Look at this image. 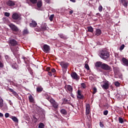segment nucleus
Masks as SVG:
<instances>
[{
	"label": "nucleus",
	"instance_id": "nucleus-17",
	"mask_svg": "<svg viewBox=\"0 0 128 128\" xmlns=\"http://www.w3.org/2000/svg\"><path fill=\"white\" fill-rule=\"evenodd\" d=\"M90 104H87L86 105V116H88V114H90Z\"/></svg>",
	"mask_w": 128,
	"mask_h": 128
},
{
	"label": "nucleus",
	"instance_id": "nucleus-44",
	"mask_svg": "<svg viewBox=\"0 0 128 128\" xmlns=\"http://www.w3.org/2000/svg\"><path fill=\"white\" fill-rule=\"evenodd\" d=\"M30 2H31L32 4H36V2H38V0H30Z\"/></svg>",
	"mask_w": 128,
	"mask_h": 128
},
{
	"label": "nucleus",
	"instance_id": "nucleus-28",
	"mask_svg": "<svg viewBox=\"0 0 128 128\" xmlns=\"http://www.w3.org/2000/svg\"><path fill=\"white\" fill-rule=\"evenodd\" d=\"M87 28L88 32H94V28H92V26H88Z\"/></svg>",
	"mask_w": 128,
	"mask_h": 128
},
{
	"label": "nucleus",
	"instance_id": "nucleus-31",
	"mask_svg": "<svg viewBox=\"0 0 128 128\" xmlns=\"http://www.w3.org/2000/svg\"><path fill=\"white\" fill-rule=\"evenodd\" d=\"M5 59L8 62H10V56H8V55L5 56Z\"/></svg>",
	"mask_w": 128,
	"mask_h": 128
},
{
	"label": "nucleus",
	"instance_id": "nucleus-29",
	"mask_svg": "<svg viewBox=\"0 0 128 128\" xmlns=\"http://www.w3.org/2000/svg\"><path fill=\"white\" fill-rule=\"evenodd\" d=\"M28 100L30 102H34V97H32V96L30 95L28 96Z\"/></svg>",
	"mask_w": 128,
	"mask_h": 128
},
{
	"label": "nucleus",
	"instance_id": "nucleus-55",
	"mask_svg": "<svg viewBox=\"0 0 128 128\" xmlns=\"http://www.w3.org/2000/svg\"><path fill=\"white\" fill-rule=\"evenodd\" d=\"M8 90L10 92H12V94L13 93V92H14V90L13 89H12L10 88Z\"/></svg>",
	"mask_w": 128,
	"mask_h": 128
},
{
	"label": "nucleus",
	"instance_id": "nucleus-36",
	"mask_svg": "<svg viewBox=\"0 0 128 128\" xmlns=\"http://www.w3.org/2000/svg\"><path fill=\"white\" fill-rule=\"evenodd\" d=\"M54 14H52L50 17H49V20L50 22H52V20H54Z\"/></svg>",
	"mask_w": 128,
	"mask_h": 128
},
{
	"label": "nucleus",
	"instance_id": "nucleus-40",
	"mask_svg": "<svg viewBox=\"0 0 128 128\" xmlns=\"http://www.w3.org/2000/svg\"><path fill=\"white\" fill-rule=\"evenodd\" d=\"M124 48V44H122L119 48L120 50H122Z\"/></svg>",
	"mask_w": 128,
	"mask_h": 128
},
{
	"label": "nucleus",
	"instance_id": "nucleus-11",
	"mask_svg": "<svg viewBox=\"0 0 128 128\" xmlns=\"http://www.w3.org/2000/svg\"><path fill=\"white\" fill-rule=\"evenodd\" d=\"M8 43L12 46H16V44H18V42H16V40L14 39H11L9 40Z\"/></svg>",
	"mask_w": 128,
	"mask_h": 128
},
{
	"label": "nucleus",
	"instance_id": "nucleus-41",
	"mask_svg": "<svg viewBox=\"0 0 128 128\" xmlns=\"http://www.w3.org/2000/svg\"><path fill=\"white\" fill-rule=\"evenodd\" d=\"M103 114L104 116H108V110H104Z\"/></svg>",
	"mask_w": 128,
	"mask_h": 128
},
{
	"label": "nucleus",
	"instance_id": "nucleus-61",
	"mask_svg": "<svg viewBox=\"0 0 128 128\" xmlns=\"http://www.w3.org/2000/svg\"><path fill=\"white\" fill-rule=\"evenodd\" d=\"M47 70H50V67H48L46 68Z\"/></svg>",
	"mask_w": 128,
	"mask_h": 128
},
{
	"label": "nucleus",
	"instance_id": "nucleus-25",
	"mask_svg": "<svg viewBox=\"0 0 128 128\" xmlns=\"http://www.w3.org/2000/svg\"><path fill=\"white\" fill-rule=\"evenodd\" d=\"M11 66L14 70H18V64H16V63L12 64Z\"/></svg>",
	"mask_w": 128,
	"mask_h": 128
},
{
	"label": "nucleus",
	"instance_id": "nucleus-18",
	"mask_svg": "<svg viewBox=\"0 0 128 128\" xmlns=\"http://www.w3.org/2000/svg\"><path fill=\"white\" fill-rule=\"evenodd\" d=\"M58 36L62 40H68V36L64 34H58Z\"/></svg>",
	"mask_w": 128,
	"mask_h": 128
},
{
	"label": "nucleus",
	"instance_id": "nucleus-50",
	"mask_svg": "<svg viewBox=\"0 0 128 128\" xmlns=\"http://www.w3.org/2000/svg\"><path fill=\"white\" fill-rule=\"evenodd\" d=\"M42 30H46V26H42Z\"/></svg>",
	"mask_w": 128,
	"mask_h": 128
},
{
	"label": "nucleus",
	"instance_id": "nucleus-63",
	"mask_svg": "<svg viewBox=\"0 0 128 128\" xmlns=\"http://www.w3.org/2000/svg\"><path fill=\"white\" fill-rule=\"evenodd\" d=\"M0 58H1V56H0Z\"/></svg>",
	"mask_w": 128,
	"mask_h": 128
},
{
	"label": "nucleus",
	"instance_id": "nucleus-7",
	"mask_svg": "<svg viewBox=\"0 0 128 128\" xmlns=\"http://www.w3.org/2000/svg\"><path fill=\"white\" fill-rule=\"evenodd\" d=\"M70 76L72 80H80V76L76 72H72Z\"/></svg>",
	"mask_w": 128,
	"mask_h": 128
},
{
	"label": "nucleus",
	"instance_id": "nucleus-45",
	"mask_svg": "<svg viewBox=\"0 0 128 128\" xmlns=\"http://www.w3.org/2000/svg\"><path fill=\"white\" fill-rule=\"evenodd\" d=\"M10 14L9 12H6L4 13V16H5L8 17V16H10Z\"/></svg>",
	"mask_w": 128,
	"mask_h": 128
},
{
	"label": "nucleus",
	"instance_id": "nucleus-48",
	"mask_svg": "<svg viewBox=\"0 0 128 128\" xmlns=\"http://www.w3.org/2000/svg\"><path fill=\"white\" fill-rule=\"evenodd\" d=\"M96 18H100V16H102V14L100 13L96 14Z\"/></svg>",
	"mask_w": 128,
	"mask_h": 128
},
{
	"label": "nucleus",
	"instance_id": "nucleus-43",
	"mask_svg": "<svg viewBox=\"0 0 128 128\" xmlns=\"http://www.w3.org/2000/svg\"><path fill=\"white\" fill-rule=\"evenodd\" d=\"M114 84L116 86H120V82H115Z\"/></svg>",
	"mask_w": 128,
	"mask_h": 128
},
{
	"label": "nucleus",
	"instance_id": "nucleus-19",
	"mask_svg": "<svg viewBox=\"0 0 128 128\" xmlns=\"http://www.w3.org/2000/svg\"><path fill=\"white\" fill-rule=\"evenodd\" d=\"M7 6H14L16 5V4H14V1L12 0H8L6 2Z\"/></svg>",
	"mask_w": 128,
	"mask_h": 128
},
{
	"label": "nucleus",
	"instance_id": "nucleus-56",
	"mask_svg": "<svg viewBox=\"0 0 128 128\" xmlns=\"http://www.w3.org/2000/svg\"><path fill=\"white\" fill-rule=\"evenodd\" d=\"M51 70H52V72H56V69H54V68H52Z\"/></svg>",
	"mask_w": 128,
	"mask_h": 128
},
{
	"label": "nucleus",
	"instance_id": "nucleus-32",
	"mask_svg": "<svg viewBox=\"0 0 128 128\" xmlns=\"http://www.w3.org/2000/svg\"><path fill=\"white\" fill-rule=\"evenodd\" d=\"M118 122L120 124H124V119L122 117L118 118Z\"/></svg>",
	"mask_w": 128,
	"mask_h": 128
},
{
	"label": "nucleus",
	"instance_id": "nucleus-10",
	"mask_svg": "<svg viewBox=\"0 0 128 128\" xmlns=\"http://www.w3.org/2000/svg\"><path fill=\"white\" fill-rule=\"evenodd\" d=\"M102 86L104 90H108V88H110V84H108V82H104V84L102 85Z\"/></svg>",
	"mask_w": 128,
	"mask_h": 128
},
{
	"label": "nucleus",
	"instance_id": "nucleus-47",
	"mask_svg": "<svg viewBox=\"0 0 128 128\" xmlns=\"http://www.w3.org/2000/svg\"><path fill=\"white\" fill-rule=\"evenodd\" d=\"M33 120L35 122H38V118H36V116H33Z\"/></svg>",
	"mask_w": 128,
	"mask_h": 128
},
{
	"label": "nucleus",
	"instance_id": "nucleus-1",
	"mask_svg": "<svg viewBox=\"0 0 128 128\" xmlns=\"http://www.w3.org/2000/svg\"><path fill=\"white\" fill-rule=\"evenodd\" d=\"M99 56L102 58V60H108L110 58V53L106 49L100 50L98 53Z\"/></svg>",
	"mask_w": 128,
	"mask_h": 128
},
{
	"label": "nucleus",
	"instance_id": "nucleus-49",
	"mask_svg": "<svg viewBox=\"0 0 128 128\" xmlns=\"http://www.w3.org/2000/svg\"><path fill=\"white\" fill-rule=\"evenodd\" d=\"M4 116H5V118H8L10 116V114L9 113H6Z\"/></svg>",
	"mask_w": 128,
	"mask_h": 128
},
{
	"label": "nucleus",
	"instance_id": "nucleus-4",
	"mask_svg": "<svg viewBox=\"0 0 128 128\" xmlns=\"http://www.w3.org/2000/svg\"><path fill=\"white\" fill-rule=\"evenodd\" d=\"M60 66H61L63 72H66V70L68 69V64L66 62H60Z\"/></svg>",
	"mask_w": 128,
	"mask_h": 128
},
{
	"label": "nucleus",
	"instance_id": "nucleus-33",
	"mask_svg": "<svg viewBox=\"0 0 128 128\" xmlns=\"http://www.w3.org/2000/svg\"><path fill=\"white\" fill-rule=\"evenodd\" d=\"M36 91L38 92H42V88L40 87H38L36 88Z\"/></svg>",
	"mask_w": 128,
	"mask_h": 128
},
{
	"label": "nucleus",
	"instance_id": "nucleus-24",
	"mask_svg": "<svg viewBox=\"0 0 128 128\" xmlns=\"http://www.w3.org/2000/svg\"><path fill=\"white\" fill-rule=\"evenodd\" d=\"M22 60H24V63L26 64H28V62H30V61L28 60V58L25 56H22Z\"/></svg>",
	"mask_w": 128,
	"mask_h": 128
},
{
	"label": "nucleus",
	"instance_id": "nucleus-22",
	"mask_svg": "<svg viewBox=\"0 0 128 128\" xmlns=\"http://www.w3.org/2000/svg\"><path fill=\"white\" fill-rule=\"evenodd\" d=\"M42 2L41 0H40L37 2V6L38 8V10H40V8H42Z\"/></svg>",
	"mask_w": 128,
	"mask_h": 128
},
{
	"label": "nucleus",
	"instance_id": "nucleus-13",
	"mask_svg": "<svg viewBox=\"0 0 128 128\" xmlns=\"http://www.w3.org/2000/svg\"><path fill=\"white\" fill-rule=\"evenodd\" d=\"M43 50L44 52H50V46H48L47 44H44L43 46Z\"/></svg>",
	"mask_w": 128,
	"mask_h": 128
},
{
	"label": "nucleus",
	"instance_id": "nucleus-62",
	"mask_svg": "<svg viewBox=\"0 0 128 128\" xmlns=\"http://www.w3.org/2000/svg\"><path fill=\"white\" fill-rule=\"evenodd\" d=\"M10 106H12V102H10Z\"/></svg>",
	"mask_w": 128,
	"mask_h": 128
},
{
	"label": "nucleus",
	"instance_id": "nucleus-23",
	"mask_svg": "<svg viewBox=\"0 0 128 128\" xmlns=\"http://www.w3.org/2000/svg\"><path fill=\"white\" fill-rule=\"evenodd\" d=\"M60 114H64V116L68 114V112H66V110L64 108L61 109L60 110Z\"/></svg>",
	"mask_w": 128,
	"mask_h": 128
},
{
	"label": "nucleus",
	"instance_id": "nucleus-26",
	"mask_svg": "<svg viewBox=\"0 0 128 128\" xmlns=\"http://www.w3.org/2000/svg\"><path fill=\"white\" fill-rule=\"evenodd\" d=\"M14 122H18V119L14 116H12V118H10Z\"/></svg>",
	"mask_w": 128,
	"mask_h": 128
},
{
	"label": "nucleus",
	"instance_id": "nucleus-5",
	"mask_svg": "<svg viewBox=\"0 0 128 128\" xmlns=\"http://www.w3.org/2000/svg\"><path fill=\"white\" fill-rule=\"evenodd\" d=\"M94 64L96 70H98V72H102V70L100 68H102V62L98 61L96 62Z\"/></svg>",
	"mask_w": 128,
	"mask_h": 128
},
{
	"label": "nucleus",
	"instance_id": "nucleus-37",
	"mask_svg": "<svg viewBox=\"0 0 128 128\" xmlns=\"http://www.w3.org/2000/svg\"><path fill=\"white\" fill-rule=\"evenodd\" d=\"M39 128H44V124L43 123H40L38 126Z\"/></svg>",
	"mask_w": 128,
	"mask_h": 128
},
{
	"label": "nucleus",
	"instance_id": "nucleus-9",
	"mask_svg": "<svg viewBox=\"0 0 128 128\" xmlns=\"http://www.w3.org/2000/svg\"><path fill=\"white\" fill-rule=\"evenodd\" d=\"M12 18L13 20H20V14L16 12L12 14Z\"/></svg>",
	"mask_w": 128,
	"mask_h": 128
},
{
	"label": "nucleus",
	"instance_id": "nucleus-42",
	"mask_svg": "<svg viewBox=\"0 0 128 128\" xmlns=\"http://www.w3.org/2000/svg\"><path fill=\"white\" fill-rule=\"evenodd\" d=\"M98 10L100 12H102V5L99 6V7H98Z\"/></svg>",
	"mask_w": 128,
	"mask_h": 128
},
{
	"label": "nucleus",
	"instance_id": "nucleus-54",
	"mask_svg": "<svg viewBox=\"0 0 128 128\" xmlns=\"http://www.w3.org/2000/svg\"><path fill=\"white\" fill-rule=\"evenodd\" d=\"M48 76H52V72H48Z\"/></svg>",
	"mask_w": 128,
	"mask_h": 128
},
{
	"label": "nucleus",
	"instance_id": "nucleus-39",
	"mask_svg": "<svg viewBox=\"0 0 128 128\" xmlns=\"http://www.w3.org/2000/svg\"><path fill=\"white\" fill-rule=\"evenodd\" d=\"M14 96H16V98H18V93H16V92L14 91V92H13V93H12Z\"/></svg>",
	"mask_w": 128,
	"mask_h": 128
},
{
	"label": "nucleus",
	"instance_id": "nucleus-14",
	"mask_svg": "<svg viewBox=\"0 0 128 128\" xmlns=\"http://www.w3.org/2000/svg\"><path fill=\"white\" fill-rule=\"evenodd\" d=\"M77 98H79L80 100H82V99L84 98V95L82 94V91H80V90H78Z\"/></svg>",
	"mask_w": 128,
	"mask_h": 128
},
{
	"label": "nucleus",
	"instance_id": "nucleus-15",
	"mask_svg": "<svg viewBox=\"0 0 128 128\" xmlns=\"http://www.w3.org/2000/svg\"><path fill=\"white\" fill-rule=\"evenodd\" d=\"M122 62L124 64V66H128V59L123 58L122 59Z\"/></svg>",
	"mask_w": 128,
	"mask_h": 128
},
{
	"label": "nucleus",
	"instance_id": "nucleus-58",
	"mask_svg": "<svg viewBox=\"0 0 128 128\" xmlns=\"http://www.w3.org/2000/svg\"><path fill=\"white\" fill-rule=\"evenodd\" d=\"M70 14H72L74 12V11H72V10H71L70 11Z\"/></svg>",
	"mask_w": 128,
	"mask_h": 128
},
{
	"label": "nucleus",
	"instance_id": "nucleus-20",
	"mask_svg": "<svg viewBox=\"0 0 128 128\" xmlns=\"http://www.w3.org/2000/svg\"><path fill=\"white\" fill-rule=\"evenodd\" d=\"M100 34H102V30H100V29H96L95 36H100Z\"/></svg>",
	"mask_w": 128,
	"mask_h": 128
},
{
	"label": "nucleus",
	"instance_id": "nucleus-60",
	"mask_svg": "<svg viewBox=\"0 0 128 128\" xmlns=\"http://www.w3.org/2000/svg\"><path fill=\"white\" fill-rule=\"evenodd\" d=\"M70 2H76V0H70Z\"/></svg>",
	"mask_w": 128,
	"mask_h": 128
},
{
	"label": "nucleus",
	"instance_id": "nucleus-59",
	"mask_svg": "<svg viewBox=\"0 0 128 128\" xmlns=\"http://www.w3.org/2000/svg\"><path fill=\"white\" fill-rule=\"evenodd\" d=\"M54 118H58V116L54 114Z\"/></svg>",
	"mask_w": 128,
	"mask_h": 128
},
{
	"label": "nucleus",
	"instance_id": "nucleus-21",
	"mask_svg": "<svg viewBox=\"0 0 128 128\" xmlns=\"http://www.w3.org/2000/svg\"><path fill=\"white\" fill-rule=\"evenodd\" d=\"M0 108L3 112H6V110H8V106L6 104H3L2 106Z\"/></svg>",
	"mask_w": 128,
	"mask_h": 128
},
{
	"label": "nucleus",
	"instance_id": "nucleus-57",
	"mask_svg": "<svg viewBox=\"0 0 128 128\" xmlns=\"http://www.w3.org/2000/svg\"><path fill=\"white\" fill-rule=\"evenodd\" d=\"M2 116H4V114H2V113L0 112V117L2 118Z\"/></svg>",
	"mask_w": 128,
	"mask_h": 128
},
{
	"label": "nucleus",
	"instance_id": "nucleus-8",
	"mask_svg": "<svg viewBox=\"0 0 128 128\" xmlns=\"http://www.w3.org/2000/svg\"><path fill=\"white\" fill-rule=\"evenodd\" d=\"M65 90L67 92H68L69 94H72V92L73 88L70 85H66L65 86Z\"/></svg>",
	"mask_w": 128,
	"mask_h": 128
},
{
	"label": "nucleus",
	"instance_id": "nucleus-53",
	"mask_svg": "<svg viewBox=\"0 0 128 128\" xmlns=\"http://www.w3.org/2000/svg\"><path fill=\"white\" fill-rule=\"evenodd\" d=\"M70 94V96H72V98H74V94H72V92L71 93H69Z\"/></svg>",
	"mask_w": 128,
	"mask_h": 128
},
{
	"label": "nucleus",
	"instance_id": "nucleus-3",
	"mask_svg": "<svg viewBox=\"0 0 128 128\" xmlns=\"http://www.w3.org/2000/svg\"><path fill=\"white\" fill-rule=\"evenodd\" d=\"M9 26L11 28L12 30V32H14V34H18V32L20 30L18 27L13 24H10Z\"/></svg>",
	"mask_w": 128,
	"mask_h": 128
},
{
	"label": "nucleus",
	"instance_id": "nucleus-51",
	"mask_svg": "<svg viewBox=\"0 0 128 128\" xmlns=\"http://www.w3.org/2000/svg\"><path fill=\"white\" fill-rule=\"evenodd\" d=\"M0 68H4V63L2 62H0Z\"/></svg>",
	"mask_w": 128,
	"mask_h": 128
},
{
	"label": "nucleus",
	"instance_id": "nucleus-12",
	"mask_svg": "<svg viewBox=\"0 0 128 128\" xmlns=\"http://www.w3.org/2000/svg\"><path fill=\"white\" fill-rule=\"evenodd\" d=\"M120 4H122L126 8L128 6V0H120Z\"/></svg>",
	"mask_w": 128,
	"mask_h": 128
},
{
	"label": "nucleus",
	"instance_id": "nucleus-6",
	"mask_svg": "<svg viewBox=\"0 0 128 128\" xmlns=\"http://www.w3.org/2000/svg\"><path fill=\"white\" fill-rule=\"evenodd\" d=\"M101 68L104 70H112V67L108 65V64L104 63L102 64Z\"/></svg>",
	"mask_w": 128,
	"mask_h": 128
},
{
	"label": "nucleus",
	"instance_id": "nucleus-38",
	"mask_svg": "<svg viewBox=\"0 0 128 128\" xmlns=\"http://www.w3.org/2000/svg\"><path fill=\"white\" fill-rule=\"evenodd\" d=\"M81 87L82 88H86V85L84 83H82Z\"/></svg>",
	"mask_w": 128,
	"mask_h": 128
},
{
	"label": "nucleus",
	"instance_id": "nucleus-52",
	"mask_svg": "<svg viewBox=\"0 0 128 128\" xmlns=\"http://www.w3.org/2000/svg\"><path fill=\"white\" fill-rule=\"evenodd\" d=\"M100 128H104V124L102 123V122H100Z\"/></svg>",
	"mask_w": 128,
	"mask_h": 128
},
{
	"label": "nucleus",
	"instance_id": "nucleus-16",
	"mask_svg": "<svg viewBox=\"0 0 128 128\" xmlns=\"http://www.w3.org/2000/svg\"><path fill=\"white\" fill-rule=\"evenodd\" d=\"M30 28H36L38 26L36 22L34 20H32V22L30 24Z\"/></svg>",
	"mask_w": 128,
	"mask_h": 128
},
{
	"label": "nucleus",
	"instance_id": "nucleus-46",
	"mask_svg": "<svg viewBox=\"0 0 128 128\" xmlns=\"http://www.w3.org/2000/svg\"><path fill=\"white\" fill-rule=\"evenodd\" d=\"M85 68L86 70H90V66H88V64H85Z\"/></svg>",
	"mask_w": 128,
	"mask_h": 128
},
{
	"label": "nucleus",
	"instance_id": "nucleus-30",
	"mask_svg": "<svg viewBox=\"0 0 128 128\" xmlns=\"http://www.w3.org/2000/svg\"><path fill=\"white\" fill-rule=\"evenodd\" d=\"M10 50H11V52H12L14 56L16 54V52H18V50H16V49H14L12 48H10Z\"/></svg>",
	"mask_w": 128,
	"mask_h": 128
},
{
	"label": "nucleus",
	"instance_id": "nucleus-27",
	"mask_svg": "<svg viewBox=\"0 0 128 128\" xmlns=\"http://www.w3.org/2000/svg\"><path fill=\"white\" fill-rule=\"evenodd\" d=\"M30 34V32H28V28H24L23 30V34Z\"/></svg>",
	"mask_w": 128,
	"mask_h": 128
},
{
	"label": "nucleus",
	"instance_id": "nucleus-35",
	"mask_svg": "<svg viewBox=\"0 0 128 128\" xmlns=\"http://www.w3.org/2000/svg\"><path fill=\"white\" fill-rule=\"evenodd\" d=\"M4 104V100L2 98H0V108L2 106V105Z\"/></svg>",
	"mask_w": 128,
	"mask_h": 128
},
{
	"label": "nucleus",
	"instance_id": "nucleus-2",
	"mask_svg": "<svg viewBox=\"0 0 128 128\" xmlns=\"http://www.w3.org/2000/svg\"><path fill=\"white\" fill-rule=\"evenodd\" d=\"M47 100L50 102L52 106L54 108H58V103L54 100L52 98L48 97Z\"/></svg>",
	"mask_w": 128,
	"mask_h": 128
},
{
	"label": "nucleus",
	"instance_id": "nucleus-34",
	"mask_svg": "<svg viewBox=\"0 0 128 128\" xmlns=\"http://www.w3.org/2000/svg\"><path fill=\"white\" fill-rule=\"evenodd\" d=\"M97 92H98V89L96 88V87H94L93 88V92H92L93 94H94Z\"/></svg>",
	"mask_w": 128,
	"mask_h": 128
}]
</instances>
